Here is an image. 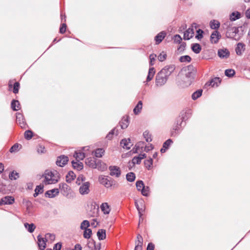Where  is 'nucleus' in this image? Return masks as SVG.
Segmentation results:
<instances>
[{
  "label": "nucleus",
  "mask_w": 250,
  "mask_h": 250,
  "mask_svg": "<svg viewBox=\"0 0 250 250\" xmlns=\"http://www.w3.org/2000/svg\"><path fill=\"white\" fill-rule=\"evenodd\" d=\"M140 206H139L137 202H135V206L139 212L140 217H141L143 215V212L145 211V207L143 201H142L140 202Z\"/></svg>",
  "instance_id": "a211bd4d"
},
{
  "label": "nucleus",
  "mask_w": 250,
  "mask_h": 250,
  "mask_svg": "<svg viewBox=\"0 0 250 250\" xmlns=\"http://www.w3.org/2000/svg\"><path fill=\"white\" fill-rule=\"evenodd\" d=\"M19 145L18 144H14L10 149V152L12 153L18 150Z\"/></svg>",
  "instance_id": "680f3d73"
},
{
  "label": "nucleus",
  "mask_w": 250,
  "mask_h": 250,
  "mask_svg": "<svg viewBox=\"0 0 250 250\" xmlns=\"http://www.w3.org/2000/svg\"><path fill=\"white\" fill-rule=\"evenodd\" d=\"M37 151L39 153H43L45 152V148L42 146H39L37 148Z\"/></svg>",
  "instance_id": "69168bd1"
},
{
  "label": "nucleus",
  "mask_w": 250,
  "mask_h": 250,
  "mask_svg": "<svg viewBox=\"0 0 250 250\" xmlns=\"http://www.w3.org/2000/svg\"><path fill=\"white\" fill-rule=\"evenodd\" d=\"M33 133L31 130H26L24 133V137L27 140H29L32 137Z\"/></svg>",
  "instance_id": "3c124183"
},
{
  "label": "nucleus",
  "mask_w": 250,
  "mask_h": 250,
  "mask_svg": "<svg viewBox=\"0 0 250 250\" xmlns=\"http://www.w3.org/2000/svg\"><path fill=\"white\" fill-rule=\"evenodd\" d=\"M166 35V33L164 31H162L159 34H158L155 37V41L156 42V44H159L164 39Z\"/></svg>",
  "instance_id": "aec40b11"
},
{
  "label": "nucleus",
  "mask_w": 250,
  "mask_h": 250,
  "mask_svg": "<svg viewBox=\"0 0 250 250\" xmlns=\"http://www.w3.org/2000/svg\"><path fill=\"white\" fill-rule=\"evenodd\" d=\"M179 61L182 62H190L191 61V58L188 55L183 56L179 58Z\"/></svg>",
  "instance_id": "a18cd8bd"
},
{
  "label": "nucleus",
  "mask_w": 250,
  "mask_h": 250,
  "mask_svg": "<svg viewBox=\"0 0 250 250\" xmlns=\"http://www.w3.org/2000/svg\"><path fill=\"white\" fill-rule=\"evenodd\" d=\"M19 177V174L17 172L13 171L9 175V178L10 180H17Z\"/></svg>",
  "instance_id": "79ce46f5"
},
{
  "label": "nucleus",
  "mask_w": 250,
  "mask_h": 250,
  "mask_svg": "<svg viewBox=\"0 0 250 250\" xmlns=\"http://www.w3.org/2000/svg\"><path fill=\"white\" fill-rule=\"evenodd\" d=\"M175 69L174 65L171 64L166 66L156 75L155 78V86L160 87L164 85L167 82L169 76Z\"/></svg>",
  "instance_id": "f257e3e1"
},
{
  "label": "nucleus",
  "mask_w": 250,
  "mask_h": 250,
  "mask_svg": "<svg viewBox=\"0 0 250 250\" xmlns=\"http://www.w3.org/2000/svg\"><path fill=\"white\" fill-rule=\"evenodd\" d=\"M218 55L221 58H227L229 57V52L227 49H219L218 51Z\"/></svg>",
  "instance_id": "f3484780"
},
{
  "label": "nucleus",
  "mask_w": 250,
  "mask_h": 250,
  "mask_svg": "<svg viewBox=\"0 0 250 250\" xmlns=\"http://www.w3.org/2000/svg\"><path fill=\"white\" fill-rule=\"evenodd\" d=\"M66 25L65 23H62L60 28V32L62 34L64 33L66 31Z\"/></svg>",
  "instance_id": "0e129e2a"
},
{
  "label": "nucleus",
  "mask_w": 250,
  "mask_h": 250,
  "mask_svg": "<svg viewBox=\"0 0 250 250\" xmlns=\"http://www.w3.org/2000/svg\"><path fill=\"white\" fill-rule=\"evenodd\" d=\"M135 248L138 249L139 250H142L143 244V238L140 234L137 236V240L135 241Z\"/></svg>",
  "instance_id": "9b49d317"
},
{
  "label": "nucleus",
  "mask_w": 250,
  "mask_h": 250,
  "mask_svg": "<svg viewBox=\"0 0 250 250\" xmlns=\"http://www.w3.org/2000/svg\"><path fill=\"white\" fill-rule=\"evenodd\" d=\"M42 177L44 178L43 182L45 185L56 184L60 178V174L57 170L48 169L44 171Z\"/></svg>",
  "instance_id": "7ed1b4c3"
},
{
  "label": "nucleus",
  "mask_w": 250,
  "mask_h": 250,
  "mask_svg": "<svg viewBox=\"0 0 250 250\" xmlns=\"http://www.w3.org/2000/svg\"><path fill=\"white\" fill-rule=\"evenodd\" d=\"M191 49L195 53L198 54L201 50V47L198 43H194L192 44Z\"/></svg>",
  "instance_id": "f704fd0d"
},
{
  "label": "nucleus",
  "mask_w": 250,
  "mask_h": 250,
  "mask_svg": "<svg viewBox=\"0 0 250 250\" xmlns=\"http://www.w3.org/2000/svg\"><path fill=\"white\" fill-rule=\"evenodd\" d=\"M115 128H114L113 129L111 130L106 135V138L108 139V140H111L113 137V135L115 134Z\"/></svg>",
  "instance_id": "e2e57ef3"
},
{
  "label": "nucleus",
  "mask_w": 250,
  "mask_h": 250,
  "mask_svg": "<svg viewBox=\"0 0 250 250\" xmlns=\"http://www.w3.org/2000/svg\"><path fill=\"white\" fill-rule=\"evenodd\" d=\"M166 57H167L166 53L164 52H162L158 56V59L160 62H163L166 60Z\"/></svg>",
  "instance_id": "603ef678"
},
{
  "label": "nucleus",
  "mask_w": 250,
  "mask_h": 250,
  "mask_svg": "<svg viewBox=\"0 0 250 250\" xmlns=\"http://www.w3.org/2000/svg\"><path fill=\"white\" fill-rule=\"evenodd\" d=\"M90 224L88 221L87 220H84L83 221L80 226V228L81 229H88L87 228L89 227Z\"/></svg>",
  "instance_id": "37998d69"
},
{
  "label": "nucleus",
  "mask_w": 250,
  "mask_h": 250,
  "mask_svg": "<svg viewBox=\"0 0 250 250\" xmlns=\"http://www.w3.org/2000/svg\"><path fill=\"white\" fill-rule=\"evenodd\" d=\"M75 177L76 175L75 173L73 171H70L66 176V181L67 182L70 183Z\"/></svg>",
  "instance_id": "c756f323"
},
{
  "label": "nucleus",
  "mask_w": 250,
  "mask_h": 250,
  "mask_svg": "<svg viewBox=\"0 0 250 250\" xmlns=\"http://www.w3.org/2000/svg\"><path fill=\"white\" fill-rule=\"evenodd\" d=\"M225 74L227 76L231 77L235 74V71L231 69H227L225 72Z\"/></svg>",
  "instance_id": "09e8293b"
},
{
  "label": "nucleus",
  "mask_w": 250,
  "mask_h": 250,
  "mask_svg": "<svg viewBox=\"0 0 250 250\" xmlns=\"http://www.w3.org/2000/svg\"><path fill=\"white\" fill-rule=\"evenodd\" d=\"M24 226L27 230L30 233L33 232L36 228V226L33 223L28 224L27 223H24Z\"/></svg>",
  "instance_id": "473e14b6"
},
{
  "label": "nucleus",
  "mask_w": 250,
  "mask_h": 250,
  "mask_svg": "<svg viewBox=\"0 0 250 250\" xmlns=\"http://www.w3.org/2000/svg\"><path fill=\"white\" fill-rule=\"evenodd\" d=\"M156 57V55H155V54H152L150 55V56H149V59H150L149 64H150V65L152 66V65H154V62L155 60Z\"/></svg>",
  "instance_id": "6e6d98bb"
},
{
  "label": "nucleus",
  "mask_w": 250,
  "mask_h": 250,
  "mask_svg": "<svg viewBox=\"0 0 250 250\" xmlns=\"http://www.w3.org/2000/svg\"><path fill=\"white\" fill-rule=\"evenodd\" d=\"M128 120L127 117L124 118L120 123L121 127L122 129L126 128L128 125Z\"/></svg>",
  "instance_id": "4c0bfd02"
},
{
  "label": "nucleus",
  "mask_w": 250,
  "mask_h": 250,
  "mask_svg": "<svg viewBox=\"0 0 250 250\" xmlns=\"http://www.w3.org/2000/svg\"><path fill=\"white\" fill-rule=\"evenodd\" d=\"M143 103L141 101H139L137 104L136 105L133 109V112L135 114L139 113L142 109Z\"/></svg>",
  "instance_id": "2f4dec72"
},
{
  "label": "nucleus",
  "mask_w": 250,
  "mask_h": 250,
  "mask_svg": "<svg viewBox=\"0 0 250 250\" xmlns=\"http://www.w3.org/2000/svg\"><path fill=\"white\" fill-rule=\"evenodd\" d=\"M148 191L149 188L148 187H145V186H144L142 189L141 193L144 196H147L148 194Z\"/></svg>",
  "instance_id": "864d4df0"
},
{
  "label": "nucleus",
  "mask_w": 250,
  "mask_h": 250,
  "mask_svg": "<svg viewBox=\"0 0 250 250\" xmlns=\"http://www.w3.org/2000/svg\"><path fill=\"white\" fill-rule=\"evenodd\" d=\"M143 136L144 138L146 139V141L147 142H149L151 141L152 139L151 138V135L149 133L148 131H145L143 133Z\"/></svg>",
  "instance_id": "8fccbe9b"
},
{
  "label": "nucleus",
  "mask_w": 250,
  "mask_h": 250,
  "mask_svg": "<svg viewBox=\"0 0 250 250\" xmlns=\"http://www.w3.org/2000/svg\"><path fill=\"white\" fill-rule=\"evenodd\" d=\"M146 157V154H140L137 157H134L132 159V163L133 164H139L142 159Z\"/></svg>",
  "instance_id": "412c9836"
},
{
  "label": "nucleus",
  "mask_w": 250,
  "mask_h": 250,
  "mask_svg": "<svg viewBox=\"0 0 250 250\" xmlns=\"http://www.w3.org/2000/svg\"><path fill=\"white\" fill-rule=\"evenodd\" d=\"M209 25L211 29H217L220 26V22L217 21L212 20L210 21Z\"/></svg>",
  "instance_id": "e433bc0d"
},
{
  "label": "nucleus",
  "mask_w": 250,
  "mask_h": 250,
  "mask_svg": "<svg viewBox=\"0 0 250 250\" xmlns=\"http://www.w3.org/2000/svg\"><path fill=\"white\" fill-rule=\"evenodd\" d=\"M186 73L185 75L187 78L193 79L195 75V71L191 66H188L185 69Z\"/></svg>",
  "instance_id": "ddd939ff"
},
{
  "label": "nucleus",
  "mask_w": 250,
  "mask_h": 250,
  "mask_svg": "<svg viewBox=\"0 0 250 250\" xmlns=\"http://www.w3.org/2000/svg\"><path fill=\"white\" fill-rule=\"evenodd\" d=\"M20 103L18 101L13 100L11 103V108L14 111H17L20 109Z\"/></svg>",
  "instance_id": "c9c22d12"
},
{
  "label": "nucleus",
  "mask_w": 250,
  "mask_h": 250,
  "mask_svg": "<svg viewBox=\"0 0 250 250\" xmlns=\"http://www.w3.org/2000/svg\"><path fill=\"white\" fill-rule=\"evenodd\" d=\"M202 91H203L202 90L200 89V90H198L194 92L192 94V96H191L192 99L194 100H195L197 99H198V98H199L202 95Z\"/></svg>",
  "instance_id": "ea45409f"
},
{
  "label": "nucleus",
  "mask_w": 250,
  "mask_h": 250,
  "mask_svg": "<svg viewBox=\"0 0 250 250\" xmlns=\"http://www.w3.org/2000/svg\"><path fill=\"white\" fill-rule=\"evenodd\" d=\"M152 159L150 158L149 159L146 160L144 161V164L145 167L148 169H150L152 165Z\"/></svg>",
  "instance_id": "49530a36"
},
{
  "label": "nucleus",
  "mask_w": 250,
  "mask_h": 250,
  "mask_svg": "<svg viewBox=\"0 0 250 250\" xmlns=\"http://www.w3.org/2000/svg\"><path fill=\"white\" fill-rule=\"evenodd\" d=\"M221 83V80L219 77H216L212 79L209 82V85H211L212 87L217 86L218 84Z\"/></svg>",
  "instance_id": "c85d7f7f"
},
{
  "label": "nucleus",
  "mask_w": 250,
  "mask_h": 250,
  "mask_svg": "<svg viewBox=\"0 0 250 250\" xmlns=\"http://www.w3.org/2000/svg\"><path fill=\"white\" fill-rule=\"evenodd\" d=\"M68 161V158L65 155H61L58 157L56 161V164L59 167H63Z\"/></svg>",
  "instance_id": "0eeeda50"
},
{
  "label": "nucleus",
  "mask_w": 250,
  "mask_h": 250,
  "mask_svg": "<svg viewBox=\"0 0 250 250\" xmlns=\"http://www.w3.org/2000/svg\"><path fill=\"white\" fill-rule=\"evenodd\" d=\"M17 122L21 128H24L25 127L26 124L24 121V119L23 116L20 113L17 114Z\"/></svg>",
  "instance_id": "dca6fc26"
},
{
  "label": "nucleus",
  "mask_w": 250,
  "mask_h": 250,
  "mask_svg": "<svg viewBox=\"0 0 250 250\" xmlns=\"http://www.w3.org/2000/svg\"><path fill=\"white\" fill-rule=\"evenodd\" d=\"M155 73V70L154 67H150L149 69L148 75L146 78V81H150L153 78Z\"/></svg>",
  "instance_id": "bb28decb"
},
{
  "label": "nucleus",
  "mask_w": 250,
  "mask_h": 250,
  "mask_svg": "<svg viewBox=\"0 0 250 250\" xmlns=\"http://www.w3.org/2000/svg\"><path fill=\"white\" fill-rule=\"evenodd\" d=\"M14 198L12 196H6L1 198V205H11L14 202Z\"/></svg>",
  "instance_id": "4468645a"
},
{
  "label": "nucleus",
  "mask_w": 250,
  "mask_h": 250,
  "mask_svg": "<svg viewBox=\"0 0 250 250\" xmlns=\"http://www.w3.org/2000/svg\"><path fill=\"white\" fill-rule=\"evenodd\" d=\"M174 40L175 42L180 43L182 39L179 35H176L174 36Z\"/></svg>",
  "instance_id": "338daca9"
},
{
  "label": "nucleus",
  "mask_w": 250,
  "mask_h": 250,
  "mask_svg": "<svg viewBox=\"0 0 250 250\" xmlns=\"http://www.w3.org/2000/svg\"><path fill=\"white\" fill-rule=\"evenodd\" d=\"M89 182L84 183L79 188L80 193L82 195L87 194L89 192Z\"/></svg>",
  "instance_id": "1a4fd4ad"
},
{
  "label": "nucleus",
  "mask_w": 250,
  "mask_h": 250,
  "mask_svg": "<svg viewBox=\"0 0 250 250\" xmlns=\"http://www.w3.org/2000/svg\"><path fill=\"white\" fill-rule=\"evenodd\" d=\"M43 186L40 185L36 187L35 191H37L39 194L42 193L43 191Z\"/></svg>",
  "instance_id": "052dcab7"
},
{
  "label": "nucleus",
  "mask_w": 250,
  "mask_h": 250,
  "mask_svg": "<svg viewBox=\"0 0 250 250\" xmlns=\"http://www.w3.org/2000/svg\"><path fill=\"white\" fill-rule=\"evenodd\" d=\"M193 27H196V24L195 23H193L192 24L191 27L189 28L184 32V39L185 40H188L193 37L194 33Z\"/></svg>",
  "instance_id": "39448f33"
},
{
  "label": "nucleus",
  "mask_w": 250,
  "mask_h": 250,
  "mask_svg": "<svg viewBox=\"0 0 250 250\" xmlns=\"http://www.w3.org/2000/svg\"><path fill=\"white\" fill-rule=\"evenodd\" d=\"M101 208L104 214H108L110 212L109 206L107 203H104L101 206Z\"/></svg>",
  "instance_id": "72a5a7b5"
},
{
  "label": "nucleus",
  "mask_w": 250,
  "mask_h": 250,
  "mask_svg": "<svg viewBox=\"0 0 250 250\" xmlns=\"http://www.w3.org/2000/svg\"><path fill=\"white\" fill-rule=\"evenodd\" d=\"M38 239V244L39 247V249L41 250H43L46 248V242L47 241V239L45 238H42L41 235H38L37 236Z\"/></svg>",
  "instance_id": "9d476101"
},
{
  "label": "nucleus",
  "mask_w": 250,
  "mask_h": 250,
  "mask_svg": "<svg viewBox=\"0 0 250 250\" xmlns=\"http://www.w3.org/2000/svg\"><path fill=\"white\" fill-rule=\"evenodd\" d=\"M20 87V83L18 82H16L14 84L13 92L15 94L18 93Z\"/></svg>",
  "instance_id": "bf43d9fd"
},
{
  "label": "nucleus",
  "mask_w": 250,
  "mask_h": 250,
  "mask_svg": "<svg viewBox=\"0 0 250 250\" xmlns=\"http://www.w3.org/2000/svg\"><path fill=\"white\" fill-rule=\"evenodd\" d=\"M136 186L137 189L139 191H142V189L144 188L145 186L144 183L142 181H138L136 182Z\"/></svg>",
  "instance_id": "de8ad7c7"
},
{
  "label": "nucleus",
  "mask_w": 250,
  "mask_h": 250,
  "mask_svg": "<svg viewBox=\"0 0 250 250\" xmlns=\"http://www.w3.org/2000/svg\"><path fill=\"white\" fill-rule=\"evenodd\" d=\"M244 44L242 43L239 42L237 44V47L235 49V51L238 55H242L243 52L245 50Z\"/></svg>",
  "instance_id": "4be33fe9"
},
{
  "label": "nucleus",
  "mask_w": 250,
  "mask_h": 250,
  "mask_svg": "<svg viewBox=\"0 0 250 250\" xmlns=\"http://www.w3.org/2000/svg\"><path fill=\"white\" fill-rule=\"evenodd\" d=\"M59 193L58 188H54L47 191L45 193V197L48 198H53L56 197Z\"/></svg>",
  "instance_id": "f8f14e48"
},
{
  "label": "nucleus",
  "mask_w": 250,
  "mask_h": 250,
  "mask_svg": "<svg viewBox=\"0 0 250 250\" xmlns=\"http://www.w3.org/2000/svg\"><path fill=\"white\" fill-rule=\"evenodd\" d=\"M84 250H96L95 242L93 240L89 241L84 248Z\"/></svg>",
  "instance_id": "393cba45"
},
{
  "label": "nucleus",
  "mask_w": 250,
  "mask_h": 250,
  "mask_svg": "<svg viewBox=\"0 0 250 250\" xmlns=\"http://www.w3.org/2000/svg\"><path fill=\"white\" fill-rule=\"evenodd\" d=\"M74 157L76 158V160H83L85 157V154L83 152H78L76 151L74 154Z\"/></svg>",
  "instance_id": "7c9ffc66"
},
{
  "label": "nucleus",
  "mask_w": 250,
  "mask_h": 250,
  "mask_svg": "<svg viewBox=\"0 0 250 250\" xmlns=\"http://www.w3.org/2000/svg\"><path fill=\"white\" fill-rule=\"evenodd\" d=\"M110 175L111 176L119 177L120 176L121 172L119 167L115 166H111L109 167Z\"/></svg>",
  "instance_id": "423d86ee"
},
{
  "label": "nucleus",
  "mask_w": 250,
  "mask_h": 250,
  "mask_svg": "<svg viewBox=\"0 0 250 250\" xmlns=\"http://www.w3.org/2000/svg\"><path fill=\"white\" fill-rule=\"evenodd\" d=\"M85 164L92 168L96 167V163L94 158H89L85 159Z\"/></svg>",
  "instance_id": "5701e85b"
},
{
  "label": "nucleus",
  "mask_w": 250,
  "mask_h": 250,
  "mask_svg": "<svg viewBox=\"0 0 250 250\" xmlns=\"http://www.w3.org/2000/svg\"><path fill=\"white\" fill-rule=\"evenodd\" d=\"M221 37V35L218 31H214L210 36V42L212 43H217Z\"/></svg>",
  "instance_id": "6e6552de"
},
{
  "label": "nucleus",
  "mask_w": 250,
  "mask_h": 250,
  "mask_svg": "<svg viewBox=\"0 0 250 250\" xmlns=\"http://www.w3.org/2000/svg\"><path fill=\"white\" fill-rule=\"evenodd\" d=\"M223 28L226 30V35L228 38L238 41L240 39L239 35L238 28L235 26L231 21H226L223 25Z\"/></svg>",
  "instance_id": "f03ea898"
},
{
  "label": "nucleus",
  "mask_w": 250,
  "mask_h": 250,
  "mask_svg": "<svg viewBox=\"0 0 250 250\" xmlns=\"http://www.w3.org/2000/svg\"><path fill=\"white\" fill-rule=\"evenodd\" d=\"M100 183L104 185L105 188H109L113 185L115 181L107 176L100 175L99 177Z\"/></svg>",
  "instance_id": "20e7f679"
},
{
  "label": "nucleus",
  "mask_w": 250,
  "mask_h": 250,
  "mask_svg": "<svg viewBox=\"0 0 250 250\" xmlns=\"http://www.w3.org/2000/svg\"><path fill=\"white\" fill-rule=\"evenodd\" d=\"M107 167L105 163L102 162L101 161H99L96 163V167L95 168H98L101 171H104L107 169Z\"/></svg>",
  "instance_id": "a878e982"
},
{
  "label": "nucleus",
  "mask_w": 250,
  "mask_h": 250,
  "mask_svg": "<svg viewBox=\"0 0 250 250\" xmlns=\"http://www.w3.org/2000/svg\"><path fill=\"white\" fill-rule=\"evenodd\" d=\"M203 31L201 29H198L197 30V35L195 36V38L198 40H200L203 38Z\"/></svg>",
  "instance_id": "5fc2aeb1"
},
{
  "label": "nucleus",
  "mask_w": 250,
  "mask_h": 250,
  "mask_svg": "<svg viewBox=\"0 0 250 250\" xmlns=\"http://www.w3.org/2000/svg\"><path fill=\"white\" fill-rule=\"evenodd\" d=\"M104 152V150L103 148H97L95 151V156L96 157H102Z\"/></svg>",
  "instance_id": "a19ab883"
},
{
  "label": "nucleus",
  "mask_w": 250,
  "mask_h": 250,
  "mask_svg": "<svg viewBox=\"0 0 250 250\" xmlns=\"http://www.w3.org/2000/svg\"><path fill=\"white\" fill-rule=\"evenodd\" d=\"M62 248V243H58L56 244L54 247H53V250H61Z\"/></svg>",
  "instance_id": "774afa93"
},
{
  "label": "nucleus",
  "mask_w": 250,
  "mask_h": 250,
  "mask_svg": "<svg viewBox=\"0 0 250 250\" xmlns=\"http://www.w3.org/2000/svg\"><path fill=\"white\" fill-rule=\"evenodd\" d=\"M126 178L128 181L132 182L135 179V175L133 172H129L126 174Z\"/></svg>",
  "instance_id": "58836bf2"
},
{
  "label": "nucleus",
  "mask_w": 250,
  "mask_h": 250,
  "mask_svg": "<svg viewBox=\"0 0 250 250\" xmlns=\"http://www.w3.org/2000/svg\"><path fill=\"white\" fill-rule=\"evenodd\" d=\"M240 18V13L238 12H232L229 16V20L228 21H231L232 22L233 21H234L237 19H239Z\"/></svg>",
  "instance_id": "cd10ccee"
},
{
  "label": "nucleus",
  "mask_w": 250,
  "mask_h": 250,
  "mask_svg": "<svg viewBox=\"0 0 250 250\" xmlns=\"http://www.w3.org/2000/svg\"><path fill=\"white\" fill-rule=\"evenodd\" d=\"M73 167L78 170H81L83 168V163L80 162V161L73 160L71 162Z\"/></svg>",
  "instance_id": "6ab92c4d"
},
{
  "label": "nucleus",
  "mask_w": 250,
  "mask_h": 250,
  "mask_svg": "<svg viewBox=\"0 0 250 250\" xmlns=\"http://www.w3.org/2000/svg\"><path fill=\"white\" fill-rule=\"evenodd\" d=\"M97 235L100 240H103L105 239L106 238L105 230L104 229H99L97 233Z\"/></svg>",
  "instance_id": "b1692460"
},
{
  "label": "nucleus",
  "mask_w": 250,
  "mask_h": 250,
  "mask_svg": "<svg viewBox=\"0 0 250 250\" xmlns=\"http://www.w3.org/2000/svg\"><path fill=\"white\" fill-rule=\"evenodd\" d=\"M121 145L122 146V147L124 148H125L126 149H129L131 147V146H132V143L130 142V140L129 139H123L121 141Z\"/></svg>",
  "instance_id": "2eb2a0df"
},
{
  "label": "nucleus",
  "mask_w": 250,
  "mask_h": 250,
  "mask_svg": "<svg viewBox=\"0 0 250 250\" xmlns=\"http://www.w3.org/2000/svg\"><path fill=\"white\" fill-rule=\"evenodd\" d=\"M92 234V230L90 229H85L83 232V237L85 238L89 239Z\"/></svg>",
  "instance_id": "c03bdc74"
},
{
  "label": "nucleus",
  "mask_w": 250,
  "mask_h": 250,
  "mask_svg": "<svg viewBox=\"0 0 250 250\" xmlns=\"http://www.w3.org/2000/svg\"><path fill=\"white\" fill-rule=\"evenodd\" d=\"M172 141L171 139H168L164 143L163 146L167 149L168 148L169 146L172 144Z\"/></svg>",
  "instance_id": "4d7b16f0"
},
{
  "label": "nucleus",
  "mask_w": 250,
  "mask_h": 250,
  "mask_svg": "<svg viewBox=\"0 0 250 250\" xmlns=\"http://www.w3.org/2000/svg\"><path fill=\"white\" fill-rule=\"evenodd\" d=\"M45 238H46L47 240L49 239L50 241H53L55 239V235L53 234L48 233L46 234Z\"/></svg>",
  "instance_id": "13d9d810"
}]
</instances>
